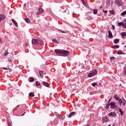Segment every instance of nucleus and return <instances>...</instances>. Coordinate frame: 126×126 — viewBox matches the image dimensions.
Here are the masks:
<instances>
[{
    "label": "nucleus",
    "instance_id": "1",
    "mask_svg": "<svg viewBox=\"0 0 126 126\" xmlns=\"http://www.w3.org/2000/svg\"><path fill=\"white\" fill-rule=\"evenodd\" d=\"M54 52L57 55L62 56L63 57H67L69 55V51L64 50L56 49Z\"/></svg>",
    "mask_w": 126,
    "mask_h": 126
},
{
    "label": "nucleus",
    "instance_id": "2",
    "mask_svg": "<svg viewBox=\"0 0 126 126\" xmlns=\"http://www.w3.org/2000/svg\"><path fill=\"white\" fill-rule=\"evenodd\" d=\"M32 45H40L41 46H43L44 45V41L41 39H32Z\"/></svg>",
    "mask_w": 126,
    "mask_h": 126
},
{
    "label": "nucleus",
    "instance_id": "3",
    "mask_svg": "<svg viewBox=\"0 0 126 126\" xmlns=\"http://www.w3.org/2000/svg\"><path fill=\"white\" fill-rule=\"evenodd\" d=\"M98 73V70L97 69L93 70L91 72L88 74V77H93L95 76Z\"/></svg>",
    "mask_w": 126,
    "mask_h": 126
},
{
    "label": "nucleus",
    "instance_id": "4",
    "mask_svg": "<svg viewBox=\"0 0 126 126\" xmlns=\"http://www.w3.org/2000/svg\"><path fill=\"white\" fill-rule=\"evenodd\" d=\"M110 109H116L117 108V105H116L115 102H111L110 103Z\"/></svg>",
    "mask_w": 126,
    "mask_h": 126
},
{
    "label": "nucleus",
    "instance_id": "5",
    "mask_svg": "<svg viewBox=\"0 0 126 126\" xmlns=\"http://www.w3.org/2000/svg\"><path fill=\"white\" fill-rule=\"evenodd\" d=\"M115 2L117 5H119V6L123 5V1L121 0H116Z\"/></svg>",
    "mask_w": 126,
    "mask_h": 126
},
{
    "label": "nucleus",
    "instance_id": "6",
    "mask_svg": "<svg viewBox=\"0 0 126 126\" xmlns=\"http://www.w3.org/2000/svg\"><path fill=\"white\" fill-rule=\"evenodd\" d=\"M44 12V9H42V8H39L38 9L36 14L38 15L39 14H42Z\"/></svg>",
    "mask_w": 126,
    "mask_h": 126
},
{
    "label": "nucleus",
    "instance_id": "7",
    "mask_svg": "<svg viewBox=\"0 0 126 126\" xmlns=\"http://www.w3.org/2000/svg\"><path fill=\"white\" fill-rule=\"evenodd\" d=\"M103 123H108L109 122V117H104L102 118Z\"/></svg>",
    "mask_w": 126,
    "mask_h": 126
},
{
    "label": "nucleus",
    "instance_id": "8",
    "mask_svg": "<svg viewBox=\"0 0 126 126\" xmlns=\"http://www.w3.org/2000/svg\"><path fill=\"white\" fill-rule=\"evenodd\" d=\"M5 19V16L3 14H0V23L1 20H3Z\"/></svg>",
    "mask_w": 126,
    "mask_h": 126
},
{
    "label": "nucleus",
    "instance_id": "9",
    "mask_svg": "<svg viewBox=\"0 0 126 126\" xmlns=\"http://www.w3.org/2000/svg\"><path fill=\"white\" fill-rule=\"evenodd\" d=\"M109 116L110 117H115L116 116H117V114L115 112H111L109 114Z\"/></svg>",
    "mask_w": 126,
    "mask_h": 126
},
{
    "label": "nucleus",
    "instance_id": "10",
    "mask_svg": "<svg viewBox=\"0 0 126 126\" xmlns=\"http://www.w3.org/2000/svg\"><path fill=\"white\" fill-rule=\"evenodd\" d=\"M108 38H113V34L112 33V32L111 31H108Z\"/></svg>",
    "mask_w": 126,
    "mask_h": 126
},
{
    "label": "nucleus",
    "instance_id": "11",
    "mask_svg": "<svg viewBox=\"0 0 126 126\" xmlns=\"http://www.w3.org/2000/svg\"><path fill=\"white\" fill-rule=\"evenodd\" d=\"M110 14H112V15H115L116 14V11L115 10H112L109 11Z\"/></svg>",
    "mask_w": 126,
    "mask_h": 126
},
{
    "label": "nucleus",
    "instance_id": "12",
    "mask_svg": "<svg viewBox=\"0 0 126 126\" xmlns=\"http://www.w3.org/2000/svg\"><path fill=\"white\" fill-rule=\"evenodd\" d=\"M11 20H12L13 24H14V25H15L16 26H18V24H17V22H16V21H15L13 19H12Z\"/></svg>",
    "mask_w": 126,
    "mask_h": 126
},
{
    "label": "nucleus",
    "instance_id": "13",
    "mask_svg": "<svg viewBox=\"0 0 126 126\" xmlns=\"http://www.w3.org/2000/svg\"><path fill=\"white\" fill-rule=\"evenodd\" d=\"M43 84L44 85V86H46V87H50L49 84L46 82H43Z\"/></svg>",
    "mask_w": 126,
    "mask_h": 126
},
{
    "label": "nucleus",
    "instance_id": "14",
    "mask_svg": "<svg viewBox=\"0 0 126 126\" xmlns=\"http://www.w3.org/2000/svg\"><path fill=\"white\" fill-rule=\"evenodd\" d=\"M75 114L74 112H71L68 116V118H71V116H73Z\"/></svg>",
    "mask_w": 126,
    "mask_h": 126
},
{
    "label": "nucleus",
    "instance_id": "15",
    "mask_svg": "<svg viewBox=\"0 0 126 126\" xmlns=\"http://www.w3.org/2000/svg\"><path fill=\"white\" fill-rule=\"evenodd\" d=\"M111 48H112L113 49H119L120 48L119 45H113L111 47Z\"/></svg>",
    "mask_w": 126,
    "mask_h": 126
},
{
    "label": "nucleus",
    "instance_id": "16",
    "mask_svg": "<svg viewBox=\"0 0 126 126\" xmlns=\"http://www.w3.org/2000/svg\"><path fill=\"white\" fill-rule=\"evenodd\" d=\"M3 69H5V70H9V72L12 71V69L10 68H9V67H3Z\"/></svg>",
    "mask_w": 126,
    "mask_h": 126
},
{
    "label": "nucleus",
    "instance_id": "17",
    "mask_svg": "<svg viewBox=\"0 0 126 126\" xmlns=\"http://www.w3.org/2000/svg\"><path fill=\"white\" fill-rule=\"evenodd\" d=\"M114 99H115V100H116V101H118L119 100H120V97L118 96L117 95H114Z\"/></svg>",
    "mask_w": 126,
    "mask_h": 126
},
{
    "label": "nucleus",
    "instance_id": "18",
    "mask_svg": "<svg viewBox=\"0 0 126 126\" xmlns=\"http://www.w3.org/2000/svg\"><path fill=\"white\" fill-rule=\"evenodd\" d=\"M119 112L120 113L121 116H124V111L122 110V109L120 108L119 109Z\"/></svg>",
    "mask_w": 126,
    "mask_h": 126
},
{
    "label": "nucleus",
    "instance_id": "19",
    "mask_svg": "<svg viewBox=\"0 0 126 126\" xmlns=\"http://www.w3.org/2000/svg\"><path fill=\"white\" fill-rule=\"evenodd\" d=\"M117 54H118V55H125V53H124V52L121 50H119Z\"/></svg>",
    "mask_w": 126,
    "mask_h": 126
},
{
    "label": "nucleus",
    "instance_id": "20",
    "mask_svg": "<svg viewBox=\"0 0 126 126\" xmlns=\"http://www.w3.org/2000/svg\"><path fill=\"white\" fill-rule=\"evenodd\" d=\"M29 96H30V97H34L35 96V94L31 92L29 94Z\"/></svg>",
    "mask_w": 126,
    "mask_h": 126
},
{
    "label": "nucleus",
    "instance_id": "21",
    "mask_svg": "<svg viewBox=\"0 0 126 126\" xmlns=\"http://www.w3.org/2000/svg\"><path fill=\"white\" fill-rule=\"evenodd\" d=\"M119 42H120V40H119V39H116L114 41V44H118V43H119Z\"/></svg>",
    "mask_w": 126,
    "mask_h": 126
},
{
    "label": "nucleus",
    "instance_id": "22",
    "mask_svg": "<svg viewBox=\"0 0 126 126\" xmlns=\"http://www.w3.org/2000/svg\"><path fill=\"white\" fill-rule=\"evenodd\" d=\"M120 35L122 36V37H124V36H126V32H122L120 33Z\"/></svg>",
    "mask_w": 126,
    "mask_h": 126
},
{
    "label": "nucleus",
    "instance_id": "23",
    "mask_svg": "<svg viewBox=\"0 0 126 126\" xmlns=\"http://www.w3.org/2000/svg\"><path fill=\"white\" fill-rule=\"evenodd\" d=\"M25 20L27 23H30V19H29V18H27L25 19Z\"/></svg>",
    "mask_w": 126,
    "mask_h": 126
},
{
    "label": "nucleus",
    "instance_id": "24",
    "mask_svg": "<svg viewBox=\"0 0 126 126\" xmlns=\"http://www.w3.org/2000/svg\"><path fill=\"white\" fill-rule=\"evenodd\" d=\"M35 85H36V86H40V85H41V83L39 81H36L35 82Z\"/></svg>",
    "mask_w": 126,
    "mask_h": 126
},
{
    "label": "nucleus",
    "instance_id": "25",
    "mask_svg": "<svg viewBox=\"0 0 126 126\" xmlns=\"http://www.w3.org/2000/svg\"><path fill=\"white\" fill-rule=\"evenodd\" d=\"M122 102H123V105L124 106H126V99H123L122 100Z\"/></svg>",
    "mask_w": 126,
    "mask_h": 126
},
{
    "label": "nucleus",
    "instance_id": "26",
    "mask_svg": "<svg viewBox=\"0 0 126 126\" xmlns=\"http://www.w3.org/2000/svg\"><path fill=\"white\" fill-rule=\"evenodd\" d=\"M98 13V10L94 9V14H97Z\"/></svg>",
    "mask_w": 126,
    "mask_h": 126
},
{
    "label": "nucleus",
    "instance_id": "27",
    "mask_svg": "<svg viewBox=\"0 0 126 126\" xmlns=\"http://www.w3.org/2000/svg\"><path fill=\"white\" fill-rule=\"evenodd\" d=\"M123 24H124V23L123 22H119L118 23V25L119 26H123Z\"/></svg>",
    "mask_w": 126,
    "mask_h": 126
},
{
    "label": "nucleus",
    "instance_id": "28",
    "mask_svg": "<svg viewBox=\"0 0 126 126\" xmlns=\"http://www.w3.org/2000/svg\"><path fill=\"white\" fill-rule=\"evenodd\" d=\"M52 41L53 43H55V44H59V42H58V41H57V40L55 39H53Z\"/></svg>",
    "mask_w": 126,
    "mask_h": 126
},
{
    "label": "nucleus",
    "instance_id": "29",
    "mask_svg": "<svg viewBox=\"0 0 126 126\" xmlns=\"http://www.w3.org/2000/svg\"><path fill=\"white\" fill-rule=\"evenodd\" d=\"M39 74L40 75V77H43V71H39Z\"/></svg>",
    "mask_w": 126,
    "mask_h": 126
},
{
    "label": "nucleus",
    "instance_id": "30",
    "mask_svg": "<svg viewBox=\"0 0 126 126\" xmlns=\"http://www.w3.org/2000/svg\"><path fill=\"white\" fill-rule=\"evenodd\" d=\"M110 61H114L116 60V58H115L114 57H110Z\"/></svg>",
    "mask_w": 126,
    "mask_h": 126
},
{
    "label": "nucleus",
    "instance_id": "31",
    "mask_svg": "<svg viewBox=\"0 0 126 126\" xmlns=\"http://www.w3.org/2000/svg\"><path fill=\"white\" fill-rule=\"evenodd\" d=\"M110 103L108 104L107 105H106V106H105V109H109V107H110Z\"/></svg>",
    "mask_w": 126,
    "mask_h": 126
},
{
    "label": "nucleus",
    "instance_id": "32",
    "mask_svg": "<svg viewBox=\"0 0 126 126\" xmlns=\"http://www.w3.org/2000/svg\"><path fill=\"white\" fill-rule=\"evenodd\" d=\"M58 31H59L61 33H66V32L65 31H62V30H58Z\"/></svg>",
    "mask_w": 126,
    "mask_h": 126
},
{
    "label": "nucleus",
    "instance_id": "33",
    "mask_svg": "<svg viewBox=\"0 0 126 126\" xmlns=\"http://www.w3.org/2000/svg\"><path fill=\"white\" fill-rule=\"evenodd\" d=\"M117 101H118L120 102V105H122V103H123V100H122V99L120 98L119 100Z\"/></svg>",
    "mask_w": 126,
    "mask_h": 126
},
{
    "label": "nucleus",
    "instance_id": "34",
    "mask_svg": "<svg viewBox=\"0 0 126 126\" xmlns=\"http://www.w3.org/2000/svg\"><path fill=\"white\" fill-rule=\"evenodd\" d=\"M30 82H32V81H34V78H33L32 77H31L30 78Z\"/></svg>",
    "mask_w": 126,
    "mask_h": 126
},
{
    "label": "nucleus",
    "instance_id": "35",
    "mask_svg": "<svg viewBox=\"0 0 126 126\" xmlns=\"http://www.w3.org/2000/svg\"><path fill=\"white\" fill-rule=\"evenodd\" d=\"M83 4H84V5H85V6H86V7H88V4H87V3H86V2H85V3H83Z\"/></svg>",
    "mask_w": 126,
    "mask_h": 126
},
{
    "label": "nucleus",
    "instance_id": "36",
    "mask_svg": "<svg viewBox=\"0 0 126 126\" xmlns=\"http://www.w3.org/2000/svg\"><path fill=\"white\" fill-rule=\"evenodd\" d=\"M7 55H8V51H6L4 53V56H7Z\"/></svg>",
    "mask_w": 126,
    "mask_h": 126
},
{
    "label": "nucleus",
    "instance_id": "37",
    "mask_svg": "<svg viewBox=\"0 0 126 126\" xmlns=\"http://www.w3.org/2000/svg\"><path fill=\"white\" fill-rule=\"evenodd\" d=\"M96 85H97V83H94L92 84V86H93L94 87H95Z\"/></svg>",
    "mask_w": 126,
    "mask_h": 126
},
{
    "label": "nucleus",
    "instance_id": "38",
    "mask_svg": "<svg viewBox=\"0 0 126 126\" xmlns=\"http://www.w3.org/2000/svg\"><path fill=\"white\" fill-rule=\"evenodd\" d=\"M122 26L124 28H125V29H126V24H125L124 23H123V25H122Z\"/></svg>",
    "mask_w": 126,
    "mask_h": 126
},
{
    "label": "nucleus",
    "instance_id": "39",
    "mask_svg": "<svg viewBox=\"0 0 126 126\" xmlns=\"http://www.w3.org/2000/svg\"><path fill=\"white\" fill-rule=\"evenodd\" d=\"M8 61L9 62V63H11L12 62V60H11L10 58L8 59Z\"/></svg>",
    "mask_w": 126,
    "mask_h": 126
},
{
    "label": "nucleus",
    "instance_id": "40",
    "mask_svg": "<svg viewBox=\"0 0 126 126\" xmlns=\"http://www.w3.org/2000/svg\"><path fill=\"white\" fill-rule=\"evenodd\" d=\"M58 118H59L60 119H62V118H63V117L61 115H58Z\"/></svg>",
    "mask_w": 126,
    "mask_h": 126
},
{
    "label": "nucleus",
    "instance_id": "41",
    "mask_svg": "<svg viewBox=\"0 0 126 126\" xmlns=\"http://www.w3.org/2000/svg\"><path fill=\"white\" fill-rule=\"evenodd\" d=\"M124 71H126V66L124 67Z\"/></svg>",
    "mask_w": 126,
    "mask_h": 126
},
{
    "label": "nucleus",
    "instance_id": "42",
    "mask_svg": "<svg viewBox=\"0 0 126 126\" xmlns=\"http://www.w3.org/2000/svg\"><path fill=\"white\" fill-rule=\"evenodd\" d=\"M26 113V112H25L24 113V114H23L22 115H21V117H23V116H24V115H25Z\"/></svg>",
    "mask_w": 126,
    "mask_h": 126
},
{
    "label": "nucleus",
    "instance_id": "43",
    "mask_svg": "<svg viewBox=\"0 0 126 126\" xmlns=\"http://www.w3.org/2000/svg\"><path fill=\"white\" fill-rule=\"evenodd\" d=\"M103 12H105V13H108V11L103 10Z\"/></svg>",
    "mask_w": 126,
    "mask_h": 126
},
{
    "label": "nucleus",
    "instance_id": "44",
    "mask_svg": "<svg viewBox=\"0 0 126 126\" xmlns=\"http://www.w3.org/2000/svg\"><path fill=\"white\" fill-rule=\"evenodd\" d=\"M2 43V40L1 38H0V44H1Z\"/></svg>",
    "mask_w": 126,
    "mask_h": 126
},
{
    "label": "nucleus",
    "instance_id": "45",
    "mask_svg": "<svg viewBox=\"0 0 126 126\" xmlns=\"http://www.w3.org/2000/svg\"><path fill=\"white\" fill-rule=\"evenodd\" d=\"M81 1H82V3H85V1H84V0H81Z\"/></svg>",
    "mask_w": 126,
    "mask_h": 126
},
{
    "label": "nucleus",
    "instance_id": "46",
    "mask_svg": "<svg viewBox=\"0 0 126 126\" xmlns=\"http://www.w3.org/2000/svg\"><path fill=\"white\" fill-rule=\"evenodd\" d=\"M112 29H113V30H115V26L112 25Z\"/></svg>",
    "mask_w": 126,
    "mask_h": 126
},
{
    "label": "nucleus",
    "instance_id": "47",
    "mask_svg": "<svg viewBox=\"0 0 126 126\" xmlns=\"http://www.w3.org/2000/svg\"><path fill=\"white\" fill-rule=\"evenodd\" d=\"M111 100H112V98H110L109 101H108V103H110V102H111Z\"/></svg>",
    "mask_w": 126,
    "mask_h": 126
},
{
    "label": "nucleus",
    "instance_id": "48",
    "mask_svg": "<svg viewBox=\"0 0 126 126\" xmlns=\"http://www.w3.org/2000/svg\"><path fill=\"white\" fill-rule=\"evenodd\" d=\"M126 75V71H124V75Z\"/></svg>",
    "mask_w": 126,
    "mask_h": 126
},
{
    "label": "nucleus",
    "instance_id": "49",
    "mask_svg": "<svg viewBox=\"0 0 126 126\" xmlns=\"http://www.w3.org/2000/svg\"><path fill=\"white\" fill-rule=\"evenodd\" d=\"M17 108H15V109H14L13 110V112H14L15 111V110H17Z\"/></svg>",
    "mask_w": 126,
    "mask_h": 126
},
{
    "label": "nucleus",
    "instance_id": "50",
    "mask_svg": "<svg viewBox=\"0 0 126 126\" xmlns=\"http://www.w3.org/2000/svg\"><path fill=\"white\" fill-rule=\"evenodd\" d=\"M18 107H19V105L16 107V109H17V108H18Z\"/></svg>",
    "mask_w": 126,
    "mask_h": 126
},
{
    "label": "nucleus",
    "instance_id": "51",
    "mask_svg": "<svg viewBox=\"0 0 126 126\" xmlns=\"http://www.w3.org/2000/svg\"><path fill=\"white\" fill-rule=\"evenodd\" d=\"M99 8H103V6H101Z\"/></svg>",
    "mask_w": 126,
    "mask_h": 126
},
{
    "label": "nucleus",
    "instance_id": "52",
    "mask_svg": "<svg viewBox=\"0 0 126 126\" xmlns=\"http://www.w3.org/2000/svg\"><path fill=\"white\" fill-rule=\"evenodd\" d=\"M24 7H25V6H26V5H25V4L24 5Z\"/></svg>",
    "mask_w": 126,
    "mask_h": 126
},
{
    "label": "nucleus",
    "instance_id": "53",
    "mask_svg": "<svg viewBox=\"0 0 126 126\" xmlns=\"http://www.w3.org/2000/svg\"><path fill=\"white\" fill-rule=\"evenodd\" d=\"M8 126H10V124H9Z\"/></svg>",
    "mask_w": 126,
    "mask_h": 126
},
{
    "label": "nucleus",
    "instance_id": "54",
    "mask_svg": "<svg viewBox=\"0 0 126 126\" xmlns=\"http://www.w3.org/2000/svg\"><path fill=\"white\" fill-rule=\"evenodd\" d=\"M125 48H126V45L125 46Z\"/></svg>",
    "mask_w": 126,
    "mask_h": 126
},
{
    "label": "nucleus",
    "instance_id": "55",
    "mask_svg": "<svg viewBox=\"0 0 126 126\" xmlns=\"http://www.w3.org/2000/svg\"><path fill=\"white\" fill-rule=\"evenodd\" d=\"M28 43H27V44H26V45H28Z\"/></svg>",
    "mask_w": 126,
    "mask_h": 126
}]
</instances>
